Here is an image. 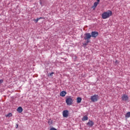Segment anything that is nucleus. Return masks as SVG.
<instances>
[{"mask_svg":"<svg viewBox=\"0 0 130 130\" xmlns=\"http://www.w3.org/2000/svg\"><path fill=\"white\" fill-rule=\"evenodd\" d=\"M111 16H112V11L108 10L102 14V18L103 19H108V18H109V17H111Z\"/></svg>","mask_w":130,"mask_h":130,"instance_id":"obj_1","label":"nucleus"},{"mask_svg":"<svg viewBox=\"0 0 130 130\" xmlns=\"http://www.w3.org/2000/svg\"><path fill=\"white\" fill-rule=\"evenodd\" d=\"M18 124H16V128H18Z\"/></svg>","mask_w":130,"mask_h":130,"instance_id":"obj_25","label":"nucleus"},{"mask_svg":"<svg viewBox=\"0 0 130 130\" xmlns=\"http://www.w3.org/2000/svg\"><path fill=\"white\" fill-rule=\"evenodd\" d=\"M98 35H99V33L97 31H92L91 33V36L93 38H96Z\"/></svg>","mask_w":130,"mask_h":130,"instance_id":"obj_5","label":"nucleus"},{"mask_svg":"<svg viewBox=\"0 0 130 130\" xmlns=\"http://www.w3.org/2000/svg\"><path fill=\"white\" fill-rule=\"evenodd\" d=\"M12 115L11 113H9L7 115H6V117H12Z\"/></svg>","mask_w":130,"mask_h":130,"instance_id":"obj_14","label":"nucleus"},{"mask_svg":"<svg viewBox=\"0 0 130 130\" xmlns=\"http://www.w3.org/2000/svg\"><path fill=\"white\" fill-rule=\"evenodd\" d=\"M40 20V18H37V19H35L34 21L36 23H37V22H38L39 20Z\"/></svg>","mask_w":130,"mask_h":130,"instance_id":"obj_17","label":"nucleus"},{"mask_svg":"<svg viewBox=\"0 0 130 130\" xmlns=\"http://www.w3.org/2000/svg\"><path fill=\"white\" fill-rule=\"evenodd\" d=\"M94 124V122L93 121L89 120L87 123V125H88L90 127H92V126Z\"/></svg>","mask_w":130,"mask_h":130,"instance_id":"obj_8","label":"nucleus"},{"mask_svg":"<svg viewBox=\"0 0 130 130\" xmlns=\"http://www.w3.org/2000/svg\"><path fill=\"white\" fill-rule=\"evenodd\" d=\"M88 45V43H87V42L85 44H83V45H85V46Z\"/></svg>","mask_w":130,"mask_h":130,"instance_id":"obj_22","label":"nucleus"},{"mask_svg":"<svg viewBox=\"0 0 130 130\" xmlns=\"http://www.w3.org/2000/svg\"><path fill=\"white\" fill-rule=\"evenodd\" d=\"M98 5H99V3H98V2H95V3H94V4H93V6H94V7H95V8H96V7H97V6H98Z\"/></svg>","mask_w":130,"mask_h":130,"instance_id":"obj_15","label":"nucleus"},{"mask_svg":"<svg viewBox=\"0 0 130 130\" xmlns=\"http://www.w3.org/2000/svg\"><path fill=\"white\" fill-rule=\"evenodd\" d=\"M125 118H128L130 117V112H127L125 115Z\"/></svg>","mask_w":130,"mask_h":130,"instance_id":"obj_13","label":"nucleus"},{"mask_svg":"<svg viewBox=\"0 0 130 130\" xmlns=\"http://www.w3.org/2000/svg\"><path fill=\"white\" fill-rule=\"evenodd\" d=\"M115 63H116V64H117L119 63V62L118 61V60H116L115 61Z\"/></svg>","mask_w":130,"mask_h":130,"instance_id":"obj_19","label":"nucleus"},{"mask_svg":"<svg viewBox=\"0 0 130 130\" xmlns=\"http://www.w3.org/2000/svg\"><path fill=\"white\" fill-rule=\"evenodd\" d=\"M91 8L92 9L93 11H94L95 9H96V7L93 5L92 6Z\"/></svg>","mask_w":130,"mask_h":130,"instance_id":"obj_18","label":"nucleus"},{"mask_svg":"<svg viewBox=\"0 0 130 130\" xmlns=\"http://www.w3.org/2000/svg\"><path fill=\"white\" fill-rule=\"evenodd\" d=\"M121 98L122 101H127L128 100V96L126 95V94H123Z\"/></svg>","mask_w":130,"mask_h":130,"instance_id":"obj_7","label":"nucleus"},{"mask_svg":"<svg viewBox=\"0 0 130 130\" xmlns=\"http://www.w3.org/2000/svg\"><path fill=\"white\" fill-rule=\"evenodd\" d=\"M3 83H4V80L1 79V80H0V85H1V84H3Z\"/></svg>","mask_w":130,"mask_h":130,"instance_id":"obj_20","label":"nucleus"},{"mask_svg":"<svg viewBox=\"0 0 130 130\" xmlns=\"http://www.w3.org/2000/svg\"><path fill=\"white\" fill-rule=\"evenodd\" d=\"M90 99L92 102H97L99 99V96H98L97 94H94V95L91 96Z\"/></svg>","mask_w":130,"mask_h":130,"instance_id":"obj_4","label":"nucleus"},{"mask_svg":"<svg viewBox=\"0 0 130 130\" xmlns=\"http://www.w3.org/2000/svg\"><path fill=\"white\" fill-rule=\"evenodd\" d=\"M82 121H86V120H88V116H84L82 118Z\"/></svg>","mask_w":130,"mask_h":130,"instance_id":"obj_12","label":"nucleus"},{"mask_svg":"<svg viewBox=\"0 0 130 130\" xmlns=\"http://www.w3.org/2000/svg\"><path fill=\"white\" fill-rule=\"evenodd\" d=\"M38 19H40H40H43V18H42V17H40V18H38Z\"/></svg>","mask_w":130,"mask_h":130,"instance_id":"obj_24","label":"nucleus"},{"mask_svg":"<svg viewBox=\"0 0 130 130\" xmlns=\"http://www.w3.org/2000/svg\"><path fill=\"white\" fill-rule=\"evenodd\" d=\"M73 99L72 98V96H69L66 98V103L67 105L71 106L72 104H73Z\"/></svg>","mask_w":130,"mask_h":130,"instance_id":"obj_2","label":"nucleus"},{"mask_svg":"<svg viewBox=\"0 0 130 130\" xmlns=\"http://www.w3.org/2000/svg\"><path fill=\"white\" fill-rule=\"evenodd\" d=\"M91 34L87 32L84 34V40H87L86 43H89L90 42V40L91 39Z\"/></svg>","mask_w":130,"mask_h":130,"instance_id":"obj_3","label":"nucleus"},{"mask_svg":"<svg viewBox=\"0 0 130 130\" xmlns=\"http://www.w3.org/2000/svg\"><path fill=\"white\" fill-rule=\"evenodd\" d=\"M97 1V3H99L100 2V0H96Z\"/></svg>","mask_w":130,"mask_h":130,"instance_id":"obj_23","label":"nucleus"},{"mask_svg":"<svg viewBox=\"0 0 130 130\" xmlns=\"http://www.w3.org/2000/svg\"><path fill=\"white\" fill-rule=\"evenodd\" d=\"M50 123V121H49V123Z\"/></svg>","mask_w":130,"mask_h":130,"instance_id":"obj_26","label":"nucleus"},{"mask_svg":"<svg viewBox=\"0 0 130 130\" xmlns=\"http://www.w3.org/2000/svg\"><path fill=\"white\" fill-rule=\"evenodd\" d=\"M66 95H67V92H66V91H62L60 93V96H61V97H64Z\"/></svg>","mask_w":130,"mask_h":130,"instance_id":"obj_9","label":"nucleus"},{"mask_svg":"<svg viewBox=\"0 0 130 130\" xmlns=\"http://www.w3.org/2000/svg\"><path fill=\"white\" fill-rule=\"evenodd\" d=\"M50 130H57V129H56V128H55L54 127H52V128H50Z\"/></svg>","mask_w":130,"mask_h":130,"instance_id":"obj_21","label":"nucleus"},{"mask_svg":"<svg viewBox=\"0 0 130 130\" xmlns=\"http://www.w3.org/2000/svg\"><path fill=\"white\" fill-rule=\"evenodd\" d=\"M82 102V98L78 97L77 98V103H81Z\"/></svg>","mask_w":130,"mask_h":130,"instance_id":"obj_11","label":"nucleus"},{"mask_svg":"<svg viewBox=\"0 0 130 130\" xmlns=\"http://www.w3.org/2000/svg\"><path fill=\"white\" fill-rule=\"evenodd\" d=\"M54 74V73L52 72L51 73H50L49 75H48V77H52V76H53Z\"/></svg>","mask_w":130,"mask_h":130,"instance_id":"obj_16","label":"nucleus"},{"mask_svg":"<svg viewBox=\"0 0 130 130\" xmlns=\"http://www.w3.org/2000/svg\"><path fill=\"white\" fill-rule=\"evenodd\" d=\"M40 4H41H41H42L41 2H40Z\"/></svg>","mask_w":130,"mask_h":130,"instance_id":"obj_27","label":"nucleus"},{"mask_svg":"<svg viewBox=\"0 0 130 130\" xmlns=\"http://www.w3.org/2000/svg\"><path fill=\"white\" fill-rule=\"evenodd\" d=\"M62 115L64 117H68L69 116V111L68 110H64L62 112Z\"/></svg>","mask_w":130,"mask_h":130,"instance_id":"obj_6","label":"nucleus"},{"mask_svg":"<svg viewBox=\"0 0 130 130\" xmlns=\"http://www.w3.org/2000/svg\"><path fill=\"white\" fill-rule=\"evenodd\" d=\"M17 111L18 112H19V113H21V112H23V108H22L21 107H19L17 108Z\"/></svg>","mask_w":130,"mask_h":130,"instance_id":"obj_10","label":"nucleus"}]
</instances>
